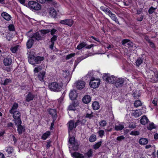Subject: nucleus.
<instances>
[{
    "label": "nucleus",
    "instance_id": "obj_61",
    "mask_svg": "<svg viewBox=\"0 0 158 158\" xmlns=\"http://www.w3.org/2000/svg\"><path fill=\"white\" fill-rule=\"evenodd\" d=\"M52 143V141L50 140H48L47 141V145H46V148L47 149L49 148L50 147L52 146L51 145V143Z\"/></svg>",
    "mask_w": 158,
    "mask_h": 158
},
{
    "label": "nucleus",
    "instance_id": "obj_20",
    "mask_svg": "<svg viewBox=\"0 0 158 158\" xmlns=\"http://www.w3.org/2000/svg\"><path fill=\"white\" fill-rule=\"evenodd\" d=\"M91 100L90 96L89 95H85L82 99V101L85 103H89Z\"/></svg>",
    "mask_w": 158,
    "mask_h": 158
},
{
    "label": "nucleus",
    "instance_id": "obj_1",
    "mask_svg": "<svg viewBox=\"0 0 158 158\" xmlns=\"http://www.w3.org/2000/svg\"><path fill=\"white\" fill-rule=\"evenodd\" d=\"M62 86L63 85L62 84L53 82L49 84L48 87L51 91L58 92L61 91Z\"/></svg>",
    "mask_w": 158,
    "mask_h": 158
},
{
    "label": "nucleus",
    "instance_id": "obj_33",
    "mask_svg": "<svg viewBox=\"0 0 158 158\" xmlns=\"http://www.w3.org/2000/svg\"><path fill=\"white\" fill-rule=\"evenodd\" d=\"M133 96L135 99H138L141 95L139 91H136L133 93Z\"/></svg>",
    "mask_w": 158,
    "mask_h": 158
},
{
    "label": "nucleus",
    "instance_id": "obj_63",
    "mask_svg": "<svg viewBox=\"0 0 158 158\" xmlns=\"http://www.w3.org/2000/svg\"><path fill=\"white\" fill-rule=\"evenodd\" d=\"M68 109L69 110H73L74 111L75 110V108L74 107V106H73L72 105V104H71L68 107Z\"/></svg>",
    "mask_w": 158,
    "mask_h": 158
},
{
    "label": "nucleus",
    "instance_id": "obj_36",
    "mask_svg": "<svg viewBox=\"0 0 158 158\" xmlns=\"http://www.w3.org/2000/svg\"><path fill=\"white\" fill-rule=\"evenodd\" d=\"M20 46L19 45H17L14 47H11L10 50L13 53H15L20 48Z\"/></svg>",
    "mask_w": 158,
    "mask_h": 158
},
{
    "label": "nucleus",
    "instance_id": "obj_19",
    "mask_svg": "<svg viewBox=\"0 0 158 158\" xmlns=\"http://www.w3.org/2000/svg\"><path fill=\"white\" fill-rule=\"evenodd\" d=\"M34 43V40L31 38L26 43L27 47V49H30L31 48Z\"/></svg>",
    "mask_w": 158,
    "mask_h": 158
},
{
    "label": "nucleus",
    "instance_id": "obj_47",
    "mask_svg": "<svg viewBox=\"0 0 158 158\" xmlns=\"http://www.w3.org/2000/svg\"><path fill=\"white\" fill-rule=\"evenodd\" d=\"M47 1L50 3L52 5L56 7L58 6V4L54 0H47Z\"/></svg>",
    "mask_w": 158,
    "mask_h": 158
},
{
    "label": "nucleus",
    "instance_id": "obj_12",
    "mask_svg": "<svg viewBox=\"0 0 158 158\" xmlns=\"http://www.w3.org/2000/svg\"><path fill=\"white\" fill-rule=\"evenodd\" d=\"M77 94L74 90H71L69 94V98L72 100H74L76 99L77 97Z\"/></svg>",
    "mask_w": 158,
    "mask_h": 158
},
{
    "label": "nucleus",
    "instance_id": "obj_38",
    "mask_svg": "<svg viewBox=\"0 0 158 158\" xmlns=\"http://www.w3.org/2000/svg\"><path fill=\"white\" fill-rule=\"evenodd\" d=\"M86 45V44L85 42H82L77 47V48L80 50L85 47Z\"/></svg>",
    "mask_w": 158,
    "mask_h": 158
},
{
    "label": "nucleus",
    "instance_id": "obj_8",
    "mask_svg": "<svg viewBox=\"0 0 158 158\" xmlns=\"http://www.w3.org/2000/svg\"><path fill=\"white\" fill-rule=\"evenodd\" d=\"M30 37L32 39H34L35 40L37 41L42 40L43 38L38 32L32 34L30 35Z\"/></svg>",
    "mask_w": 158,
    "mask_h": 158
},
{
    "label": "nucleus",
    "instance_id": "obj_35",
    "mask_svg": "<svg viewBox=\"0 0 158 158\" xmlns=\"http://www.w3.org/2000/svg\"><path fill=\"white\" fill-rule=\"evenodd\" d=\"M50 135V133L49 131H47L41 137L42 139L44 140H45Z\"/></svg>",
    "mask_w": 158,
    "mask_h": 158
},
{
    "label": "nucleus",
    "instance_id": "obj_40",
    "mask_svg": "<svg viewBox=\"0 0 158 158\" xmlns=\"http://www.w3.org/2000/svg\"><path fill=\"white\" fill-rule=\"evenodd\" d=\"M94 74L93 71H90L86 75L85 77L86 78H90V80H91L92 78H94L93 77Z\"/></svg>",
    "mask_w": 158,
    "mask_h": 158
},
{
    "label": "nucleus",
    "instance_id": "obj_15",
    "mask_svg": "<svg viewBox=\"0 0 158 158\" xmlns=\"http://www.w3.org/2000/svg\"><path fill=\"white\" fill-rule=\"evenodd\" d=\"M45 77V72L44 71L40 72L37 76L38 79L41 81H44V78Z\"/></svg>",
    "mask_w": 158,
    "mask_h": 158
},
{
    "label": "nucleus",
    "instance_id": "obj_34",
    "mask_svg": "<svg viewBox=\"0 0 158 158\" xmlns=\"http://www.w3.org/2000/svg\"><path fill=\"white\" fill-rule=\"evenodd\" d=\"M11 82V80L9 79H6L4 80H2L1 84L4 85H7L8 84L10 83Z\"/></svg>",
    "mask_w": 158,
    "mask_h": 158
},
{
    "label": "nucleus",
    "instance_id": "obj_37",
    "mask_svg": "<svg viewBox=\"0 0 158 158\" xmlns=\"http://www.w3.org/2000/svg\"><path fill=\"white\" fill-rule=\"evenodd\" d=\"M43 69V65H41L35 68L34 69V71L35 73H38L42 70Z\"/></svg>",
    "mask_w": 158,
    "mask_h": 158
},
{
    "label": "nucleus",
    "instance_id": "obj_62",
    "mask_svg": "<svg viewBox=\"0 0 158 158\" xmlns=\"http://www.w3.org/2000/svg\"><path fill=\"white\" fill-rule=\"evenodd\" d=\"M40 32L42 34L44 35L50 32V30H41Z\"/></svg>",
    "mask_w": 158,
    "mask_h": 158
},
{
    "label": "nucleus",
    "instance_id": "obj_29",
    "mask_svg": "<svg viewBox=\"0 0 158 158\" xmlns=\"http://www.w3.org/2000/svg\"><path fill=\"white\" fill-rule=\"evenodd\" d=\"M142 114V111L139 110H136L133 113V115L136 117H138L140 116Z\"/></svg>",
    "mask_w": 158,
    "mask_h": 158
},
{
    "label": "nucleus",
    "instance_id": "obj_51",
    "mask_svg": "<svg viewBox=\"0 0 158 158\" xmlns=\"http://www.w3.org/2000/svg\"><path fill=\"white\" fill-rule=\"evenodd\" d=\"M63 76L64 77H67L69 74V73L68 70H65L63 71Z\"/></svg>",
    "mask_w": 158,
    "mask_h": 158
},
{
    "label": "nucleus",
    "instance_id": "obj_46",
    "mask_svg": "<svg viewBox=\"0 0 158 158\" xmlns=\"http://www.w3.org/2000/svg\"><path fill=\"white\" fill-rule=\"evenodd\" d=\"M72 145H73V148L74 150L76 151L78 149L79 145L77 142H75Z\"/></svg>",
    "mask_w": 158,
    "mask_h": 158
},
{
    "label": "nucleus",
    "instance_id": "obj_6",
    "mask_svg": "<svg viewBox=\"0 0 158 158\" xmlns=\"http://www.w3.org/2000/svg\"><path fill=\"white\" fill-rule=\"evenodd\" d=\"M124 82V79L116 77L114 84V85L116 87H120L123 85Z\"/></svg>",
    "mask_w": 158,
    "mask_h": 158
},
{
    "label": "nucleus",
    "instance_id": "obj_26",
    "mask_svg": "<svg viewBox=\"0 0 158 158\" xmlns=\"http://www.w3.org/2000/svg\"><path fill=\"white\" fill-rule=\"evenodd\" d=\"M93 153L92 150L90 149L87 152L85 153L84 155L86 157L89 158L92 157Z\"/></svg>",
    "mask_w": 158,
    "mask_h": 158
},
{
    "label": "nucleus",
    "instance_id": "obj_49",
    "mask_svg": "<svg viewBox=\"0 0 158 158\" xmlns=\"http://www.w3.org/2000/svg\"><path fill=\"white\" fill-rule=\"evenodd\" d=\"M99 124L101 127H104L106 125L107 123L105 120H102L99 122Z\"/></svg>",
    "mask_w": 158,
    "mask_h": 158
},
{
    "label": "nucleus",
    "instance_id": "obj_9",
    "mask_svg": "<svg viewBox=\"0 0 158 158\" xmlns=\"http://www.w3.org/2000/svg\"><path fill=\"white\" fill-rule=\"evenodd\" d=\"M60 23L62 24L71 27L74 23V21L72 19H67L61 20Z\"/></svg>",
    "mask_w": 158,
    "mask_h": 158
},
{
    "label": "nucleus",
    "instance_id": "obj_55",
    "mask_svg": "<svg viewBox=\"0 0 158 158\" xmlns=\"http://www.w3.org/2000/svg\"><path fill=\"white\" fill-rule=\"evenodd\" d=\"M50 32H51V34L52 35H54V34L57 33L58 31L56 30L53 28L52 29L51 31L50 30Z\"/></svg>",
    "mask_w": 158,
    "mask_h": 158
},
{
    "label": "nucleus",
    "instance_id": "obj_16",
    "mask_svg": "<svg viewBox=\"0 0 158 158\" xmlns=\"http://www.w3.org/2000/svg\"><path fill=\"white\" fill-rule=\"evenodd\" d=\"M49 14L53 18H56L57 14L56 11L53 8H50L49 9Z\"/></svg>",
    "mask_w": 158,
    "mask_h": 158
},
{
    "label": "nucleus",
    "instance_id": "obj_5",
    "mask_svg": "<svg viewBox=\"0 0 158 158\" xmlns=\"http://www.w3.org/2000/svg\"><path fill=\"white\" fill-rule=\"evenodd\" d=\"M100 82V80L99 79H95L94 78H92L91 80H90L89 85L91 87L95 89L99 86Z\"/></svg>",
    "mask_w": 158,
    "mask_h": 158
},
{
    "label": "nucleus",
    "instance_id": "obj_28",
    "mask_svg": "<svg viewBox=\"0 0 158 158\" xmlns=\"http://www.w3.org/2000/svg\"><path fill=\"white\" fill-rule=\"evenodd\" d=\"M44 57L40 56L35 57V64H37L41 63V62L44 60Z\"/></svg>",
    "mask_w": 158,
    "mask_h": 158
},
{
    "label": "nucleus",
    "instance_id": "obj_59",
    "mask_svg": "<svg viewBox=\"0 0 158 158\" xmlns=\"http://www.w3.org/2000/svg\"><path fill=\"white\" fill-rule=\"evenodd\" d=\"M130 134L134 135H137L139 134V132L138 131H132Z\"/></svg>",
    "mask_w": 158,
    "mask_h": 158
},
{
    "label": "nucleus",
    "instance_id": "obj_58",
    "mask_svg": "<svg viewBox=\"0 0 158 158\" xmlns=\"http://www.w3.org/2000/svg\"><path fill=\"white\" fill-rule=\"evenodd\" d=\"M130 42V40L127 39L123 40L122 41V44L123 45H124L126 44L127 43V44L128 45H130L129 43H128Z\"/></svg>",
    "mask_w": 158,
    "mask_h": 158
},
{
    "label": "nucleus",
    "instance_id": "obj_56",
    "mask_svg": "<svg viewBox=\"0 0 158 158\" xmlns=\"http://www.w3.org/2000/svg\"><path fill=\"white\" fill-rule=\"evenodd\" d=\"M57 36L56 35H54L53 36L51 39V43H54L55 41L57 40Z\"/></svg>",
    "mask_w": 158,
    "mask_h": 158
},
{
    "label": "nucleus",
    "instance_id": "obj_57",
    "mask_svg": "<svg viewBox=\"0 0 158 158\" xmlns=\"http://www.w3.org/2000/svg\"><path fill=\"white\" fill-rule=\"evenodd\" d=\"M75 55V53H71L70 54H69V55H67L66 57V60H69L72 57H73Z\"/></svg>",
    "mask_w": 158,
    "mask_h": 158
},
{
    "label": "nucleus",
    "instance_id": "obj_39",
    "mask_svg": "<svg viewBox=\"0 0 158 158\" xmlns=\"http://www.w3.org/2000/svg\"><path fill=\"white\" fill-rule=\"evenodd\" d=\"M124 128V126L123 125L119 124L118 125H115V126L114 128L116 131H120Z\"/></svg>",
    "mask_w": 158,
    "mask_h": 158
},
{
    "label": "nucleus",
    "instance_id": "obj_44",
    "mask_svg": "<svg viewBox=\"0 0 158 158\" xmlns=\"http://www.w3.org/2000/svg\"><path fill=\"white\" fill-rule=\"evenodd\" d=\"M147 129L150 130H152L153 129L156 128V127L153 123H152L147 126Z\"/></svg>",
    "mask_w": 158,
    "mask_h": 158
},
{
    "label": "nucleus",
    "instance_id": "obj_2",
    "mask_svg": "<svg viewBox=\"0 0 158 158\" xmlns=\"http://www.w3.org/2000/svg\"><path fill=\"white\" fill-rule=\"evenodd\" d=\"M116 78V77L114 75H111L109 73L105 74L103 77V80L106 82L110 84L114 83Z\"/></svg>",
    "mask_w": 158,
    "mask_h": 158
},
{
    "label": "nucleus",
    "instance_id": "obj_27",
    "mask_svg": "<svg viewBox=\"0 0 158 158\" xmlns=\"http://www.w3.org/2000/svg\"><path fill=\"white\" fill-rule=\"evenodd\" d=\"M18 107V104L16 103H14L12 106L11 109L9 110V112L10 114H12L15 111L14 110L16 109Z\"/></svg>",
    "mask_w": 158,
    "mask_h": 158
},
{
    "label": "nucleus",
    "instance_id": "obj_41",
    "mask_svg": "<svg viewBox=\"0 0 158 158\" xmlns=\"http://www.w3.org/2000/svg\"><path fill=\"white\" fill-rule=\"evenodd\" d=\"M13 36V35L10 32H8L6 35V38L8 41H10L12 39Z\"/></svg>",
    "mask_w": 158,
    "mask_h": 158
},
{
    "label": "nucleus",
    "instance_id": "obj_21",
    "mask_svg": "<svg viewBox=\"0 0 158 158\" xmlns=\"http://www.w3.org/2000/svg\"><path fill=\"white\" fill-rule=\"evenodd\" d=\"M34 97V95L31 93L29 92L26 97V101L27 102H30L33 99Z\"/></svg>",
    "mask_w": 158,
    "mask_h": 158
},
{
    "label": "nucleus",
    "instance_id": "obj_17",
    "mask_svg": "<svg viewBox=\"0 0 158 158\" xmlns=\"http://www.w3.org/2000/svg\"><path fill=\"white\" fill-rule=\"evenodd\" d=\"M148 139L144 138H140L139 141V143L140 145H144L147 144L148 143Z\"/></svg>",
    "mask_w": 158,
    "mask_h": 158
},
{
    "label": "nucleus",
    "instance_id": "obj_45",
    "mask_svg": "<svg viewBox=\"0 0 158 158\" xmlns=\"http://www.w3.org/2000/svg\"><path fill=\"white\" fill-rule=\"evenodd\" d=\"M96 139V136L95 135L92 134L89 137V140L90 142H93L95 141Z\"/></svg>",
    "mask_w": 158,
    "mask_h": 158
},
{
    "label": "nucleus",
    "instance_id": "obj_13",
    "mask_svg": "<svg viewBox=\"0 0 158 158\" xmlns=\"http://www.w3.org/2000/svg\"><path fill=\"white\" fill-rule=\"evenodd\" d=\"M68 131H71L73 128H75L74 121L73 120H71L68 123Z\"/></svg>",
    "mask_w": 158,
    "mask_h": 158
},
{
    "label": "nucleus",
    "instance_id": "obj_53",
    "mask_svg": "<svg viewBox=\"0 0 158 158\" xmlns=\"http://www.w3.org/2000/svg\"><path fill=\"white\" fill-rule=\"evenodd\" d=\"M80 121L81 125H84L86 123V120L85 118H84L83 117H82L81 118V120H80Z\"/></svg>",
    "mask_w": 158,
    "mask_h": 158
},
{
    "label": "nucleus",
    "instance_id": "obj_48",
    "mask_svg": "<svg viewBox=\"0 0 158 158\" xmlns=\"http://www.w3.org/2000/svg\"><path fill=\"white\" fill-rule=\"evenodd\" d=\"M101 141H99L93 145V148L94 149H97L101 145Z\"/></svg>",
    "mask_w": 158,
    "mask_h": 158
},
{
    "label": "nucleus",
    "instance_id": "obj_52",
    "mask_svg": "<svg viewBox=\"0 0 158 158\" xmlns=\"http://www.w3.org/2000/svg\"><path fill=\"white\" fill-rule=\"evenodd\" d=\"M8 28L9 31H15V27L13 24H10L8 26Z\"/></svg>",
    "mask_w": 158,
    "mask_h": 158
},
{
    "label": "nucleus",
    "instance_id": "obj_43",
    "mask_svg": "<svg viewBox=\"0 0 158 158\" xmlns=\"http://www.w3.org/2000/svg\"><path fill=\"white\" fill-rule=\"evenodd\" d=\"M134 105L135 107H137L139 106H141L142 105V103L139 100H136L135 102Z\"/></svg>",
    "mask_w": 158,
    "mask_h": 158
},
{
    "label": "nucleus",
    "instance_id": "obj_3",
    "mask_svg": "<svg viewBox=\"0 0 158 158\" xmlns=\"http://www.w3.org/2000/svg\"><path fill=\"white\" fill-rule=\"evenodd\" d=\"M12 114H13V117L14 118L13 121L15 123H20L22 122L21 119V113L16 110L13 112Z\"/></svg>",
    "mask_w": 158,
    "mask_h": 158
},
{
    "label": "nucleus",
    "instance_id": "obj_42",
    "mask_svg": "<svg viewBox=\"0 0 158 158\" xmlns=\"http://www.w3.org/2000/svg\"><path fill=\"white\" fill-rule=\"evenodd\" d=\"M14 149L13 148L10 146L7 147V149H6V151L9 154H10L13 152L14 151Z\"/></svg>",
    "mask_w": 158,
    "mask_h": 158
},
{
    "label": "nucleus",
    "instance_id": "obj_31",
    "mask_svg": "<svg viewBox=\"0 0 158 158\" xmlns=\"http://www.w3.org/2000/svg\"><path fill=\"white\" fill-rule=\"evenodd\" d=\"M35 57L34 56H32L29 57L28 60L29 63L32 64H35Z\"/></svg>",
    "mask_w": 158,
    "mask_h": 158
},
{
    "label": "nucleus",
    "instance_id": "obj_50",
    "mask_svg": "<svg viewBox=\"0 0 158 158\" xmlns=\"http://www.w3.org/2000/svg\"><path fill=\"white\" fill-rule=\"evenodd\" d=\"M157 9V8H154L152 6H151L148 10V12L149 14H152Z\"/></svg>",
    "mask_w": 158,
    "mask_h": 158
},
{
    "label": "nucleus",
    "instance_id": "obj_10",
    "mask_svg": "<svg viewBox=\"0 0 158 158\" xmlns=\"http://www.w3.org/2000/svg\"><path fill=\"white\" fill-rule=\"evenodd\" d=\"M22 122L20 123H15L17 127V131L19 135L21 134L25 131V127L21 125Z\"/></svg>",
    "mask_w": 158,
    "mask_h": 158
},
{
    "label": "nucleus",
    "instance_id": "obj_7",
    "mask_svg": "<svg viewBox=\"0 0 158 158\" xmlns=\"http://www.w3.org/2000/svg\"><path fill=\"white\" fill-rule=\"evenodd\" d=\"M85 83L84 81L78 80L75 83L76 86L77 88L78 89H81L84 88L85 86Z\"/></svg>",
    "mask_w": 158,
    "mask_h": 158
},
{
    "label": "nucleus",
    "instance_id": "obj_11",
    "mask_svg": "<svg viewBox=\"0 0 158 158\" xmlns=\"http://www.w3.org/2000/svg\"><path fill=\"white\" fill-rule=\"evenodd\" d=\"M3 63L4 65L5 66H8L11 65L12 63V60L11 57L9 56H8L4 59Z\"/></svg>",
    "mask_w": 158,
    "mask_h": 158
},
{
    "label": "nucleus",
    "instance_id": "obj_32",
    "mask_svg": "<svg viewBox=\"0 0 158 158\" xmlns=\"http://www.w3.org/2000/svg\"><path fill=\"white\" fill-rule=\"evenodd\" d=\"M143 58H139L137 59L135 62V65L137 67H139L143 63Z\"/></svg>",
    "mask_w": 158,
    "mask_h": 158
},
{
    "label": "nucleus",
    "instance_id": "obj_23",
    "mask_svg": "<svg viewBox=\"0 0 158 158\" xmlns=\"http://www.w3.org/2000/svg\"><path fill=\"white\" fill-rule=\"evenodd\" d=\"M109 16L111 18V19L114 21L115 23L118 24H120L116 15L115 14H114L111 12Z\"/></svg>",
    "mask_w": 158,
    "mask_h": 158
},
{
    "label": "nucleus",
    "instance_id": "obj_54",
    "mask_svg": "<svg viewBox=\"0 0 158 158\" xmlns=\"http://www.w3.org/2000/svg\"><path fill=\"white\" fill-rule=\"evenodd\" d=\"M69 143L71 145L74 143L76 142L74 137L70 138L69 139Z\"/></svg>",
    "mask_w": 158,
    "mask_h": 158
},
{
    "label": "nucleus",
    "instance_id": "obj_18",
    "mask_svg": "<svg viewBox=\"0 0 158 158\" xmlns=\"http://www.w3.org/2000/svg\"><path fill=\"white\" fill-rule=\"evenodd\" d=\"M72 157L75 158H84L83 155L77 152H75L71 153Z\"/></svg>",
    "mask_w": 158,
    "mask_h": 158
},
{
    "label": "nucleus",
    "instance_id": "obj_64",
    "mask_svg": "<svg viewBox=\"0 0 158 158\" xmlns=\"http://www.w3.org/2000/svg\"><path fill=\"white\" fill-rule=\"evenodd\" d=\"M124 139L125 137L123 135H121L117 137L116 139L118 141H121L122 140Z\"/></svg>",
    "mask_w": 158,
    "mask_h": 158
},
{
    "label": "nucleus",
    "instance_id": "obj_30",
    "mask_svg": "<svg viewBox=\"0 0 158 158\" xmlns=\"http://www.w3.org/2000/svg\"><path fill=\"white\" fill-rule=\"evenodd\" d=\"M92 106L93 109L97 110L99 108V104L97 102H94L92 104Z\"/></svg>",
    "mask_w": 158,
    "mask_h": 158
},
{
    "label": "nucleus",
    "instance_id": "obj_25",
    "mask_svg": "<svg viewBox=\"0 0 158 158\" xmlns=\"http://www.w3.org/2000/svg\"><path fill=\"white\" fill-rule=\"evenodd\" d=\"M94 113L91 111L89 110L87 111L86 115L85 117V118H87L89 119L92 118L94 116Z\"/></svg>",
    "mask_w": 158,
    "mask_h": 158
},
{
    "label": "nucleus",
    "instance_id": "obj_14",
    "mask_svg": "<svg viewBox=\"0 0 158 158\" xmlns=\"http://www.w3.org/2000/svg\"><path fill=\"white\" fill-rule=\"evenodd\" d=\"M1 16L6 21H10L12 18L11 16L6 12H3L1 14Z\"/></svg>",
    "mask_w": 158,
    "mask_h": 158
},
{
    "label": "nucleus",
    "instance_id": "obj_60",
    "mask_svg": "<svg viewBox=\"0 0 158 158\" xmlns=\"http://www.w3.org/2000/svg\"><path fill=\"white\" fill-rule=\"evenodd\" d=\"M99 136L102 138L104 134V131L103 130H100L98 132Z\"/></svg>",
    "mask_w": 158,
    "mask_h": 158
},
{
    "label": "nucleus",
    "instance_id": "obj_24",
    "mask_svg": "<svg viewBox=\"0 0 158 158\" xmlns=\"http://www.w3.org/2000/svg\"><path fill=\"white\" fill-rule=\"evenodd\" d=\"M49 113L52 117L53 118L56 117V111L55 109H50L49 110Z\"/></svg>",
    "mask_w": 158,
    "mask_h": 158
},
{
    "label": "nucleus",
    "instance_id": "obj_22",
    "mask_svg": "<svg viewBox=\"0 0 158 158\" xmlns=\"http://www.w3.org/2000/svg\"><path fill=\"white\" fill-rule=\"evenodd\" d=\"M148 119L145 116H143L140 120V122L141 123L144 125H145L146 123H148Z\"/></svg>",
    "mask_w": 158,
    "mask_h": 158
},
{
    "label": "nucleus",
    "instance_id": "obj_4",
    "mask_svg": "<svg viewBox=\"0 0 158 158\" xmlns=\"http://www.w3.org/2000/svg\"><path fill=\"white\" fill-rule=\"evenodd\" d=\"M29 8L31 9L38 10L41 9V6L38 2L34 1H29L28 3Z\"/></svg>",
    "mask_w": 158,
    "mask_h": 158
}]
</instances>
